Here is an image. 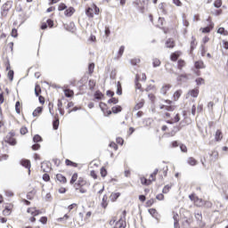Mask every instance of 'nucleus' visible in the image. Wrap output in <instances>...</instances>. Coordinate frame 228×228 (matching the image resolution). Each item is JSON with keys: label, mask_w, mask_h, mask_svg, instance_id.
Returning <instances> with one entry per match:
<instances>
[{"label": "nucleus", "mask_w": 228, "mask_h": 228, "mask_svg": "<svg viewBox=\"0 0 228 228\" xmlns=\"http://www.w3.org/2000/svg\"><path fill=\"white\" fill-rule=\"evenodd\" d=\"M179 120H181V118H179V114H176L174 118V119L172 120H167V124H172L173 122H179Z\"/></svg>", "instance_id": "nucleus-30"}, {"label": "nucleus", "mask_w": 228, "mask_h": 228, "mask_svg": "<svg viewBox=\"0 0 228 228\" xmlns=\"http://www.w3.org/2000/svg\"><path fill=\"white\" fill-rule=\"evenodd\" d=\"M42 113V107H37L32 113L33 117H38Z\"/></svg>", "instance_id": "nucleus-24"}, {"label": "nucleus", "mask_w": 228, "mask_h": 228, "mask_svg": "<svg viewBox=\"0 0 228 228\" xmlns=\"http://www.w3.org/2000/svg\"><path fill=\"white\" fill-rule=\"evenodd\" d=\"M64 95L66 97H72L74 95V91H72L70 89H66V90H64Z\"/></svg>", "instance_id": "nucleus-26"}, {"label": "nucleus", "mask_w": 228, "mask_h": 228, "mask_svg": "<svg viewBox=\"0 0 228 228\" xmlns=\"http://www.w3.org/2000/svg\"><path fill=\"white\" fill-rule=\"evenodd\" d=\"M32 149H33V151H38V149H40V144L36 143V144L32 145Z\"/></svg>", "instance_id": "nucleus-61"}, {"label": "nucleus", "mask_w": 228, "mask_h": 228, "mask_svg": "<svg viewBox=\"0 0 228 228\" xmlns=\"http://www.w3.org/2000/svg\"><path fill=\"white\" fill-rule=\"evenodd\" d=\"M149 213L150 215H151L152 216H154V215H156L157 211L155 208H151L149 209Z\"/></svg>", "instance_id": "nucleus-63"}, {"label": "nucleus", "mask_w": 228, "mask_h": 228, "mask_svg": "<svg viewBox=\"0 0 228 228\" xmlns=\"http://www.w3.org/2000/svg\"><path fill=\"white\" fill-rule=\"evenodd\" d=\"M41 170L43 172H49L51 170V167H49L48 163L43 162L41 164Z\"/></svg>", "instance_id": "nucleus-14"}, {"label": "nucleus", "mask_w": 228, "mask_h": 228, "mask_svg": "<svg viewBox=\"0 0 228 228\" xmlns=\"http://www.w3.org/2000/svg\"><path fill=\"white\" fill-rule=\"evenodd\" d=\"M109 104H118V99L117 98H111L108 101Z\"/></svg>", "instance_id": "nucleus-41"}, {"label": "nucleus", "mask_w": 228, "mask_h": 228, "mask_svg": "<svg viewBox=\"0 0 228 228\" xmlns=\"http://www.w3.org/2000/svg\"><path fill=\"white\" fill-rule=\"evenodd\" d=\"M102 208H108V196L104 195L102 200Z\"/></svg>", "instance_id": "nucleus-25"}, {"label": "nucleus", "mask_w": 228, "mask_h": 228, "mask_svg": "<svg viewBox=\"0 0 228 228\" xmlns=\"http://www.w3.org/2000/svg\"><path fill=\"white\" fill-rule=\"evenodd\" d=\"M7 77L10 79V81H13V70L8 71Z\"/></svg>", "instance_id": "nucleus-43"}, {"label": "nucleus", "mask_w": 228, "mask_h": 228, "mask_svg": "<svg viewBox=\"0 0 228 228\" xmlns=\"http://www.w3.org/2000/svg\"><path fill=\"white\" fill-rule=\"evenodd\" d=\"M187 97H194V98L199 97V88H194V89L190 90L187 93Z\"/></svg>", "instance_id": "nucleus-5"}, {"label": "nucleus", "mask_w": 228, "mask_h": 228, "mask_svg": "<svg viewBox=\"0 0 228 228\" xmlns=\"http://www.w3.org/2000/svg\"><path fill=\"white\" fill-rule=\"evenodd\" d=\"M20 163L22 167H25V168H28V172H31V170H29V168H31V162H29V160L23 159Z\"/></svg>", "instance_id": "nucleus-13"}, {"label": "nucleus", "mask_w": 228, "mask_h": 228, "mask_svg": "<svg viewBox=\"0 0 228 228\" xmlns=\"http://www.w3.org/2000/svg\"><path fill=\"white\" fill-rule=\"evenodd\" d=\"M124 46H120L119 51L118 53V56L114 57V60H118L119 58H122V54H124Z\"/></svg>", "instance_id": "nucleus-22"}, {"label": "nucleus", "mask_w": 228, "mask_h": 228, "mask_svg": "<svg viewBox=\"0 0 228 228\" xmlns=\"http://www.w3.org/2000/svg\"><path fill=\"white\" fill-rule=\"evenodd\" d=\"M141 183H142V184L149 185V184H151V180H147L145 177H142L141 178Z\"/></svg>", "instance_id": "nucleus-37"}, {"label": "nucleus", "mask_w": 228, "mask_h": 228, "mask_svg": "<svg viewBox=\"0 0 228 228\" xmlns=\"http://www.w3.org/2000/svg\"><path fill=\"white\" fill-rule=\"evenodd\" d=\"M172 88V86L170 84H166L160 88V94L162 95H167V92Z\"/></svg>", "instance_id": "nucleus-6"}, {"label": "nucleus", "mask_w": 228, "mask_h": 228, "mask_svg": "<svg viewBox=\"0 0 228 228\" xmlns=\"http://www.w3.org/2000/svg\"><path fill=\"white\" fill-rule=\"evenodd\" d=\"M116 228H126V219L120 218L115 224Z\"/></svg>", "instance_id": "nucleus-7"}, {"label": "nucleus", "mask_w": 228, "mask_h": 228, "mask_svg": "<svg viewBox=\"0 0 228 228\" xmlns=\"http://www.w3.org/2000/svg\"><path fill=\"white\" fill-rule=\"evenodd\" d=\"M141 108H143V102H140L134 106L135 110H141Z\"/></svg>", "instance_id": "nucleus-45"}, {"label": "nucleus", "mask_w": 228, "mask_h": 228, "mask_svg": "<svg viewBox=\"0 0 228 228\" xmlns=\"http://www.w3.org/2000/svg\"><path fill=\"white\" fill-rule=\"evenodd\" d=\"M112 113H120V111H122V107L120 106H115L112 107Z\"/></svg>", "instance_id": "nucleus-31"}, {"label": "nucleus", "mask_w": 228, "mask_h": 228, "mask_svg": "<svg viewBox=\"0 0 228 228\" xmlns=\"http://www.w3.org/2000/svg\"><path fill=\"white\" fill-rule=\"evenodd\" d=\"M11 213H12V209L8 207H5V208L3 211V215H4V216H10Z\"/></svg>", "instance_id": "nucleus-29"}, {"label": "nucleus", "mask_w": 228, "mask_h": 228, "mask_svg": "<svg viewBox=\"0 0 228 228\" xmlns=\"http://www.w3.org/2000/svg\"><path fill=\"white\" fill-rule=\"evenodd\" d=\"M56 179H57V181H59V183H63V184H65V183H67V178L61 174H57Z\"/></svg>", "instance_id": "nucleus-10"}, {"label": "nucleus", "mask_w": 228, "mask_h": 228, "mask_svg": "<svg viewBox=\"0 0 228 228\" xmlns=\"http://www.w3.org/2000/svg\"><path fill=\"white\" fill-rule=\"evenodd\" d=\"M110 147H111L112 149H114V151H118V146L117 143H115V142H110Z\"/></svg>", "instance_id": "nucleus-54"}, {"label": "nucleus", "mask_w": 228, "mask_h": 228, "mask_svg": "<svg viewBox=\"0 0 228 228\" xmlns=\"http://www.w3.org/2000/svg\"><path fill=\"white\" fill-rule=\"evenodd\" d=\"M12 2L8 1L5 4H3L2 6V15H6L10 10H12Z\"/></svg>", "instance_id": "nucleus-4"}, {"label": "nucleus", "mask_w": 228, "mask_h": 228, "mask_svg": "<svg viewBox=\"0 0 228 228\" xmlns=\"http://www.w3.org/2000/svg\"><path fill=\"white\" fill-rule=\"evenodd\" d=\"M195 69H206V65H204V61H196Z\"/></svg>", "instance_id": "nucleus-19"}, {"label": "nucleus", "mask_w": 228, "mask_h": 228, "mask_svg": "<svg viewBox=\"0 0 228 228\" xmlns=\"http://www.w3.org/2000/svg\"><path fill=\"white\" fill-rule=\"evenodd\" d=\"M189 199L191 200L194 201L195 206H198V208H202L206 204V201H204L202 199H200L199 197H196L195 195H190Z\"/></svg>", "instance_id": "nucleus-2"}, {"label": "nucleus", "mask_w": 228, "mask_h": 228, "mask_svg": "<svg viewBox=\"0 0 228 228\" xmlns=\"http://www.w3.org/2000/svg\"><path fill=\"white\" fill-rule=\"evenodd\" d=\"M60 126V119L56 118L53 123V127L54 130L58 129Z\"/></svg>", "instance_id": "nucleus-34"}, {"label": "nucleus", "mask_w": 228, "mask_h": 228, "mask_svg": "<svg viewBox=\"0 0 228 228\" xmlns=\"http://www.w3.org/2000/svg\"><path fill=\"white\" fill-rule=\"evenodd\" d=\"M172 188V185H166L163 190H162V193H168V191H170V189Z\"/></svg>", "instance_id": "nucleus-39"}, {"label": "nucleus", "mask_w": 228, "mask_h": 228, "mask_svg": "<svg viewBox=\"0 0 228 228\" xmlns=\"http://www.w3.org/2000/svg\"><path fill=\"white\" fill-rule=\"evenodd\" d=\"M184 65H185L184 61H183V60H179V61H178V69H179L180 70L183 69V67H184Z\"/></svg>", "instance_id": "nucleus-44"}, {"label": "nucleus", "mask_w": 228, "mask_h": 228, "mask_svg": "<svg viewBox=\"0 0 228 228\" xmlns=\"http://www.w3.org/2000/svg\"><path fill=\"white\" fill-rule=\"evenodd\" d=\"M77 181V173L73 174L71 180H70V184H74Z\"/></svg>", "instance_id": "nucleus-38"}, {"label": "nucleus", "mask_w": 228, "mask_h": 228, "mask_svg": "<svg viewBox=\"0 0 228 228\" xmlns=\"http://www.w3.org/2000/svg\"><path fill=\"white\" fill-rule=\"evenodd\" d=\"M117 143H119V145H124V139L118 137L116 139Z\"/></svg>", "instance_id": "nucleus-59"}, {"label": "nucleus", "mask_w": 228, "mask_h": 228, "mask_svg": "<svg viewBox=\"0 0 228 228\" xmlns=\"http://www.w3.org/2000/svg\"><path fill=\"white\" fill-rule=\"evenodd\" d=\"M196 45H197V43H195V39H193V37H192V40L191 42V51H193L195 49Z\"/></svg>", "instance_id": "nucleus-53"}, {"label": "nucleus", "mask_w": 228, "mask_h": 228, "mask_svg": "<svg viewBox=\"0 0 228 228\" xmlns=\"http://www.w3.org/2000/svg\"><path fill=\"white\" fill-rule=\"evenodd\" d=\"M39 222H41V224H47V217L45 216L41 217Z\"/></svg>", "instance_id": "nucleus-62"}, {"label": "nucleus", "mask_w": 228, "mask_h": 228, "mask_svg": "<svg viewBox=\"0 0 228 228\" xmlns=\"http://www.w3.org/2000/svg\"><path fill=\"white\" fill-rule=\"evenodd\" d=\"M86 183V182H85V180H83V178H79L77 181L78 186H85Z\"/></svg>", "instance_id": "nucleus-48"}, {"label": "nucleus", "mask_w": 228, "mask_h": 228, "mask_svg": "<svg viewBox=\"0 0 228 228\" xmlns=\"http://www.w3.org/2000/svg\"><path fill=\"white\" fill-rule=\"evenodd\" d=\"M43 180L47 183V182L51 181V176H49L48 174H45V175H43Z\"/></svg>", "instance_id": "nucleus-49"}, {"label": "nucleus", "mask_w": 228, "mask_h": 228, "mask_svg": "<svg viewBox=\"0 0 228 228\" xmlns=\"http://www.w3.org/2000/svg\"><path fill=\"white\" fill-rule=\"evenodd\" d=\"M117 95H121L122 94V85H120V82H118L117 84Z\"/></svg>", "instance_id": "nucleus-28"}, {"label": "nucleus", "mask_w": 228, "mask_h": 228, "mask_svg": "<svg viewBox=\"0 0 228 228\" xmlns=\"http://www.w3.org/2000/svg\"><path fill=\"white\" fill-rule=\"evenodd\" d=\"M97 13H99V8H97L95 5H93L86 10V15L91 19L94 18V15H97Z\"/></svg>", "instance_id": "nucleus-1"}, {"label": "nucleus", "mask_w": 228, "mask_h": 228, "mask_svg": "<svg viewBox=\"0 0 228 228\" xmlns=\"http://www.w3.org/2000/svg\"><path fill=\"white\" fill-rule=\"evenodd\" d=\"M42 141V137L38 134H36L34 137H33V142L34 143H38V142H41Z\"/></svg>", "instance_id": "nucleus-36"}, {"label": "nucleus", "mask_w": 228, "mask_h": 228, "mask_svg": "<svg viewBox=\"0 0 228 228\" xmlns=\"http://www.w3.org/2000/svg\"><path fill=\"white\" fill-rule=\"evenodd\" d=\"M94 69H95V64L94 63H90L89 66H88L89 74H94Z\"/></svg>", "instance_id": "nucleus-33"}, {"label": "nucleus", "mask_w": 228, "mask_h": 228, "mask_svg": "<svg viewBox=\"0 0 228 228\" xmlns=\"http://www.w3.org/2000/svg\"><path fill=\"white\" fill-rule=\"evenodd\" d=\"M28 213H29L33 216H38V214L40 213V211L37 210L36 208H28Z\"/></svg>", "instance_id": "nucleus-18"}, {"label": "nucleus", "mask_w": 228, "mask_h": 228, "mask_svg": "<svg viewBox=\"0 0 228 228\" xmlns=\"http://www.w3.org/2000/svg\"><path fill=\"white\" fill-rule=\"evenodd\" d=\"M187 163L188 165H190L191 167H195V165H197V159H195L193 157H190L188 159H187Z\"/></svg>", "instance_id": "nucleus-17"}, {"label": "nucleus", "mask_w": 228, "mask_h": 228, "mask_svg": "<svg viewBox=\"0 0 228 228\" xmlns=\"http://www.w3.org/2000/svg\"><path fill=\"white\" fill-rule=\"evenodd\" d=\"M152 65L153 67H159V65H161V61H159V59H153Z\"/></svg>", "instance_id": "nucleus-35"}, {"label": "nucleus", "mask_w": 228, "mask_h": 228, "mask_svg": "<svg viewBox=\"0 0 228 228\" xmlns=\"http://www.w3.org/2000/svg\"><path fill=\"white\" fill-rule=\"evenodd\" d=\"M178 58H179V52L172 53L170 57L172 61H177Z\"/></svg>", "instance_id": "nucleus-27"}, {"label": "nucleus", "mask_w": 228, "mask_h": 228, "mask_svg": "<svg viewBox=\"0 0 228 228\" xmlns=\"http://www.w3.org/2000/svg\"><path fill=\"white\" fill-rule=\"evenodd\" d=\"M20 134H26L28 133V128L23 126L20 128Z\"/></svg>", "instance_id": "nucleus-55"}, {"label": "nucleus", "mask_w": 228, "mask_h": 228, "mask_svg": "<svg viewBox=\"0 0 228 228\" xmlns=\"http://www.w3.org/2000/svg\"><path fill=\"white\" fill-rule=\"evenodd\" d=\"M181 95H183V91L178 90L176 92H175L173 97L175 101H179V98L181 97Z\"/></svg>", "instance_id": "nucleus-20"}, {"label": "nucleus", "mask_w": 228, "mask_h": 228, "mask_svg": "<svg viewBox=\"0 0 228 228\" xmlns=\"http://www.w3.org/2000/svg\"><path fill=\"white\" fill-rule=\"evenodd\" d=\"M164 199H165V196H164L162 193L158 194V195L156 196V200H163Z\"/></svg>", "instance_id": "nucleus-58"}, {"label": "nucleus", "mask_w": 228, "mask_h": 228, "mask_svg": "<svg viewBox=\"0 0 228 228\" xmlns=\"http://www.w3.org/2000/svg\"><path fill=\"white\" fill-rule=\"evenodd\" d=\"M104 95L102 94V93L97 91L95 94H94V98L97 99V101H101V99H102Z\"/></svg>", "instance_id": "nucleus-32"}, {"label": "nucleus", "mask_w": 228, "mask_h": 228, "mask_svg": "<svg viewBox=\"0 0 228 228\" xmlns=\"http://www.w3.org/2000/svg\"><path fill=\"white\" fill-rule=\"evenodd\" d=\"M213 28H215V24L214 23H210L209 26L200 28V30L202 31V33H209Z\"/></svg>", "instance_id": "nucleus-9"}, {"label": "nucleus", "mask_w": 228, "mask_h": 228, "mask_svg": "<svg viewBox=\"0 0 228 228\" xmlns=\"http://www.w3.org/2000/svg\"><path fill=\"white\" fill-rule=\"evenodd\" d=\"M215 8H220L222 6V0H216L214 3Z\"/></svg>", "instance_id": "nucleus-42"}, {"label": "nucleus", "mask_w": 228, "mask_h": 228, "mask_svg": "<svg viewBox=\"0 0 228 228\" xmlns=\"http://www.w3.org/2000/svg\"><path fill=\"white\" fill-rule=\"evenodd\" d=\"M66 8H67V5H65V4H61L58 6L59 12H63V10H65Z\"/></svg>", "instance_id": "nucleus-47"}, {"label": "nucleus", "mask_w": 228, "mask_h": 228, "mask_svg": "<svg viewBox=\"0 0 228 228\" xmlns=\"http://www.w3.org/2000/svg\"><path fill=\"white\" fill-rule=\"evenodd\" d=\"M118 197H120V192H112L110 196V199L111 202H115V200H117V199H118Z\"/></svg>", "instance_id": "nucleus-15"}, {"label": "nucleus", "mask_w": 228, "mask_h": 228, "mask_svg": "<svg viewBox=\"0 0 228 228\" xmlns=\"http://www.w3.org/2000/svg\"><path fill=\"white\" fill-rule=\"evenodd\" d=\"M173 219L175 222H179V214L174 212L173 213Z\"/></svg>", "instance_id": "nucleus-50"}, {"label": "nucleus", "mask_w": 228, "mask_h": 228, "mask_svg": "<svg viewBox=\"0 0 228 228\" xmlns=\"http://www.w3.org/2000/svg\"><path fill=\"white\" fill-rule=\"evenodd\" d=\"M166 47H167V49H174V47H175V43L174 42V40L168 39V40L166 42Z\"/></svg>", "instance_id": "nucleus-11"}, {"label": "nucleus", "mask_w": 228, "mask_h": 228, "mask_svg": "<svg viewBox=\"0 0 228 228\" xmlns=\"http://www.w3.org/2000/svg\"><path fill=\"white\" fill-rule=\"evenodd\" d=\"M196 83L198 86L204 85V80L202 77H199L196 79Z\"/></svg>", "instance_id": "nucleus-51"}, {"label": "nucleus", "mask_w": 228, "mask_h": 228, "mask_svg": "<svg viewBox=\"0 0 228 228\" xmlns=\"http://www.w3.org/2000/svg\"><path fill=\"white\" fill-rule=\"evenodd\" d=\"M180 149H181L182 152H188V148L184 144H182L180 146Z\"/></svg>", "instance_id": "nucleus-56"}, {"label": "nucleus", "mask_w": 228, "mask_h": 228, "mask_svg": "<svg viewBox=\"0 0 228 228\" xmlns=\"http://www.w3.org/2000/svg\"><path fill=\"white\" fill-rule=\"evenodd\" d=\"M195 218L197 220H202V214L201 213L195 214Z\"/></svg>", "instance_id": "nucleus-64"}, {"label": "nucleus", "mask_w": 228, "mask_h": 228, "mask_svg": "<svg viewBox=\"0 0 228 228\" xmlns=\"http://www.w3.org/2000/svg\"><path fill=\"white\" fill-rule=\"evenodd\" d=\"M20 106V102H17L15 104V110H16V113H20V109H19V107Z\"/></svg>", "instance_id": "nucleus-52"}, {"label": "nucleus", "mask_w": 228, "mask_h": 228, "mask_svg": "<svg viewBox=\"0 0 228 228\" xmlns=\"http://www.w3.org/2000/svg\"><path fill=\"white\" fill-rule=\"evenodd\" d=\"M173 3L175 4V6H183L181 0H173Z\"/></svg>", "instance_id": "nucleus-57"}, {"label": "nucleus", "mask_w": 228, "mask_h": 228, "mask_svg": "<svg viewBox=\"0 0 228 228\" xmlns=\"http://www.w3.org/2000/svg\"><path fill=\"white\" fill-rule=\"evenodd\" d=\"M138 81H140V77L136 75L135 77V88L136 90H142V84H139Z\"/></svg>", "instance_id": "nucleus-23"}, {"label": "nucleus", "mask_w": 228, "mask_h": 228, "mask_svg": "<svg viewBox=\"0 0 228 228\" xmlns=\"http://www.w3.org/2000/svg\"><path fill=\"white\" fill-rule=\"evenodd\" d=\"M107 174H108V172L106 171V168L102 167L101 168V175H102V177H106Z\"/></svg>", "instance_id": "nucleus-46"}, {"label": "nucleus", "mask_w": 228, "mask_h": 228, "mask_svg": "<svg viewBox=\"0 0 228 228\" xmlns=\"http://www.w3.org/2000/svg\"><path fill=\"white\" fill-rule=\"evenodd\" d=\"M160 110H167V111H174L175 110V107L172 105H161Z\"/></svg>", "instance_id": "nucleus-16"}, {"label": "nucleus", "mask_w": 228, "mask_h": 228, "mask_svg": "<svg viewBox=\"0 0 228 228\" xmlns=\"http://www.w3.org/2000/svg\"><path fill=\"white\" fill-rule=\"evenodd\" d=\"M217 33L219 35H223L224 37H228V31L225 30L224 28H219L218 30H217Z\"/></svg>", "instance_id": "nucleus-21"}, {"label": "nucleus", "mask_w": 228, "mask_h": 228, "mask_svg": "<svg viewBox=\"0 0 228 228\" xmlns=\"http://www.w3.org/2000/svg\"><path fill=\"white\" fill-rule=\"evenodd\" d=\"M12 37L17 38V29L13 28L11 33Z\"/></svg>", "instance_id": "nucleus-60"}, {"label": "nucleus", "mask_w": 228, "mask_h": 228, "mask_svg": "<svg viewBox=\"0 0 228 228\" xmlns=\"http://www.w3.org/2000/svg\"><path fill=\"white\" fill-rule=\"evenodd\" d=\"M75 12H76V10L73 7H69V9H67L64 12V14L66 17H72V15H74Z\"/></svg>", "instance_id": "nucleus-8"}, {"label": "nucleus", "mask_w": 228, "mask_h": 228, "mask_svg": "<svg viewBox=\"0 0 228 228\" xmlns=\"http://www.w3.org/2000/svg\"><path fill=\"white\" fill-rule=\"evenodd\" d=\"M222 138H224V136L222 135V131L216 130L215 134L216 142H222Z\"/></svg>", "instance_id": "nucleus-12"}, {"label": "nucleus", "mask_w": 228, "mask_h": 228, "mask_svg": "<svg viewBox=\"0 0 228 228\" xmlns=\"http://www.w3.org/2000/svg\"><path fill=\"white\" fill-rule=\"evenodd\" d=\"M66 165H67L68 167H77V164L72 162V161L69 160V159H66Z\"/></svg>", "instance_id": "nucleus-40"}, {"label": "nucleus", "mask_w": 228, "mask_h": 228, "mask_svg": "<svg viewBox=\"0 0 228 228\" xmlns=\"http://www.w3.org/2000/svg\"><path fill=\"white\" fill-rule=\"evenodd\" d=\"M13 136H15V133L10 132L5 137V142L10 143V145H17V141Z\"/></svg>", "instance_id": "nucleus-3"}]
</instances>
